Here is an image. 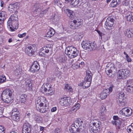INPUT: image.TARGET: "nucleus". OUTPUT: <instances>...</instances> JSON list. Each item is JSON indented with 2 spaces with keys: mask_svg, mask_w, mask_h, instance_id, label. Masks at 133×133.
<instances>
[{
  "mask_svg": "<svg viewBox=\"0 0 133 133\" xmlns=\"http://www.w3.org/2000/svg\"><path fill=\"white\" fill-rule=\"evenodd\" d=\"M35 48L33 45L30 44L27 45L25 48V53L29 56L34 54L35 52Z\"/></svg>",
  "mask_w": 133,
  "mask_h": 133,
  "instance_id": "7",
  "label": "nucleus"
},
{
  "mask_svg": "<svg viewBox=\"0 0 133 133\" xmlns=\"http://www.w3.org/2000/svg\"><path fill=\"white\" fill-rule=\"evenodd\" d=\"M121 1V0H113L110 4V6L113 8L115 7L120 3Z\"/></svg>",
  "mask_w": 133,
  "mask_h": 133,
  "instance_id": "29",
  "label": "nucleus"
},
{
  "mask_svg": "<svg viewBox=\"0 0 133 133\" xmlns=\"http://www.w3.org/2000/svg\"><path fill=\"white\" fill-rule=\"evenodd\" d=\"M49 104L45 98L42 96L37 98L36 101V108L38 111L44 113L48 110Z\"/></svg>",
  "mask_w": 133,
  "mask_h": 133,
  "instance_id": "1",
  "label": "nucleus"
},
{
  "mask_svg": "<svg viewBox=\"0 0 133 133\" xmlns=\"http://www.w3.org/2000/svg\"><path fill=\"white\" fill-rule=\"evenodd\" d=\"M117 68L113 63H109L106 67L105 71L107 74L109 76L113 77L117 71Z\"/></svg>",
  "mask_w": 133,
  "mask_h": 133,
  "instance_id": "2",
  "label": "nucleus"
},
{
  "mask_svg": "<svg viewBox=\"0 0 133 133\" xmlns=\"http://www.w3.org/2000/svg\"><path fill=\"white\" fill-rule=\"evenodd\" d=\"M129 4V1L124 0L123 2V4L125 6H128Z\"/></svg>",
  "mask_w": 133,
  "mask_h": 133,
  "instance_id": "49",
  "label": "nucleus"
},
{
  "mask_svg": "<svg viewBox=\"0 0 133 133\" xmlns=\"http://www.w3.org/2000/svg\"><path fill=\"white\" fill-rule=\"evenodd\" d=\"M6 17V13L4 11H2L0 13V24L3 22V20L5 19Z\"/></svg>",
  "mask_w": 133,
  "mask_h": 133,
  "instance_id": "25",
  "label": "nucleus"
},
{
  "mask_svg": "<svg viewBox=\"0 0 133 133\" xmlns=\"http://www.w3.org/2000/svg\"><path fill=\"white\" fill-rule=\"evenodd\" d=\"M125 57L128 62H130L131 61V60L129 57L128 55H127V56Z\"/></svg>",
  "mask_w": 133,
  "mask_h": 133,
  "instance_id": "56",
  "label": "nucleus"
},
{
  "mask_svg": "<svg viewBox=\"0 0 133 133\" xmlns=\"http://www.w3.org/2000/svg\"><path fill=\"white\" fill-rule=\"evenodd\" d=\"M17 111V112H19L17 108H15L12 110V112H15Z\"/></svg>",
  "mask_w": 133,
  "mask_h": 133,
  "instance_id": "61",
  "label": "nucleus"
},
{
  "mask_svg": "<svg viewBox=\"0 0 133 133\" xmlns=\"http://www.w3.org/2000/svg\"><path fill=\"white\" fill-rule=\"evenodd\" d=\"M42 118L40 116H36L35 118V120L38 122H40L42 120Z\"/></svg>",
  "mask_w": 133,
  "mask_h": 133,
  "instance_id": "47",
  "label": "nucleus"
},
{
  "mask_svg": "<svg viewBox=\"0 0 133 133\" xmlns=\"http://www.w3.org/2000/svg\"><path fill=\"white\" fill-rule=\"evenodd\" d=\"M19 114V112H12L11 115H18Z\"/></svg>",
  "mask_w": 133,
  "mask_h": 133,
  "instance_id": "60",
  "label": "nucleus"
},
{
  "mask_svg": "<svg viewBox=\"0 0 133 133\" xmlns=\"http://www.w3.org/2000/svg\"><path fill=\"white\" fill-rule=\"evenodd\" d=\"M79 0H71L70 1L71 5L74 6H76L79 3Z\"/></svg>",
  "mask_w": 133,
  "mask_h": 133,
  "instance_id": "41",
  "label": "nucleus"
},
{
  "mask_svg": "<svg viewBox=\"0 0 133 133\" xmlns=\"http://www.w3.org/2000/svg\"><path fill=\"white\" fill-rule=\"evenodd\" d=\"M22 70L20 68L16 69L15 70L14 73L15 75L18 77H20L22 74Z\"/></svg>",
  "mask_w": 133,
  "mask_h": 133,
  "instance_id": "38",
  "label": "nucleus"
},
{
  "mask_svg": "<svg viewBox=\"0 0 133 133\" xmlns=\"http://www.w3.org/2000/svg\"><path fill=\"white\" fill-rule=\"evenodd\" d=\"M25 90H31L32 88V84L29 79H28L25 81Z\"/></svg>",
  "mask_w": 133,
  "mask_h": 133,
  "instance_id": "22",
  "label": "nucleus"
},
{
  "mask_svg": "<svg viewBox=\"0 0 133 133\" xmlns=\"http://www.w3.org/2000/svg\"><path fill=\"white\" fill-rule=\"evenodd\" d=\"M26 33H24L22 34H18V36L20 38H23L26 36Z\"/></svg>",
  "mask_w": 133,
  "mask_h": 133,
  "instance_id": "53",
  "label": "nucleus"
},
{
  "mask_svg": "<svg viewBox=\"0 0 133 133\" xmlns=\"http://www.w3.org/2000/svg\"><path fill=\"white\" fill-rule=\"evenodd\" d=\"M131 82L130 80H128L127 82V91L129 92H131L133 91V86L131 85H129L130 84Z\"/></svg>",
  "mask_w": 133,
  "mask_h": 133,
  "instance_id": "33",
  "label": "nucleus"
},
{
  "mask_svg": "<svg viewBox=\"0 0 133 133\" xmlns=\"http://www.w3.org/2000/svg\"><path fill=\"white\" fill-rule=\"evenodd\" d=\"M119 113L121 115H124L126 116H129L131 114V112L130 110L127 108H124L122 109L119 111Z\"/></svg>",
  "mask_w": 133,
  "mask_h": 133,
  "instance_id": "13",
  "label": "nucleus"
},
{
  "mask_svg": "<svg viewBox=\"0 0 133 133\" xmlns=\"http://www.w3.org/2000/svg\"><path fill=\"white\" fill-rule=\"evenodd\" d=\"M75 126L74 124L71 125V128L69 129L70 132L73 133H79L80 132L82 131L79 128L77 127H76Z\"/></svg>",
  "mask_w": 133,
  "mask_h": 133,
  "instance_id": "16",
  "label": "nucleus"
},
{
  "mask_svg": "<svg viewBox=\"0 0 133 133\" xmlns=\"http://www.w3.org/2000/svg\"><path fill=\"white\" fill-rule=\"evenodd\" d=\"M13 91L12 90H9V102L12 103L14 101L13 99L14 98V95L13 93Z\"/></svg>",
  "mask_w": 133,
  "mask_h": 133,
  "instance_id": "30",
  "label": "nucleus"
},
{
  "mask_svg": "<svg viewBox=\"0 0 133 133\" xmlns=\"http://www.w3.org/2000/svg\"><path fill=\"white\" fill-rule=\"evenodd\" d=\"M39 65L38 62L36 61H35L33 63L29 70L31 72H35L39 70Z\"/></svg>",
  "mask_w": 133,
  "mask_h": 133,
  "instance_id": "11",
  "label": "nucleus"
},
{
  "mask_svg": "<svg viewBox=\"0 0 133 133\" xmlns=\"http://www.w3.org/2000/svg\"><path fill=\"white\" fill-rule=\"evenodd\" d=\"M76 36V37H78V38H77V39H79L81 38H82V36H81V35H80V34H78Z\"/></svg>",
  "mask_w": 133,
  "mask_h": 133,
  "instance_id": "63",
  "label": "nucleus"
},
{
  "mask_svg": "<svg viewBox=\"0 0 133 133\" xmlns=\"http://www.w3.org/2000/svg\"><path fill=\"white\" fill-rule=\"evenodd\" d=\"M55 33L54 30L52 28H51L47 34L46 36L50 37L52 36Z\"/></svg>",
  "mask_w": 133,
  "mask_h": 133,
  "instance_id": "37",
  "label": "nucleus"
},
{
  "mask_svg": "<svg viewBox=\"0 0 133 133\" xmlns=\"http://www.w3.org/2000/svg\"><path fill=\"white\" fill-rule=\"evenodd\" d=\"M114 22V20L113 19L110 18H108L105 23V28L108 29H111V27L112 26Z\"/></svg>",
  "mask_w": 133,
  "mask_h": 133,
  "instance_id": "12",
  "label": "nucleus"
},
{
  "mask_svg": "<svg viewBox=\"0 0 133 133\" xmlns=\"http://www.w3.org/2000/svg\"><path fill=\"white\" fill-rule=\"evenodd\" d=\"M76 107L75 106H74L72 108H71L70 109V111H73L74 112H75L77 111V110L76 109Z\"/></svg>",
  "mask_w": 133,
  "mask_h": 133,
  "instance_id": "57",
  "label": "nucleus"
},
{
  "mask_svg": "<svg viewBox=\"0 0 133 133\" xmlns=\"http://www.w3.org/2000/svg\"><path fill=\"white\" fill-rule=\"evenodd\" d=\"M132 13L130 12H129L128 14V15L126 16L127 21L131 23L133 22V16H132Z\"/></svg>",
  "mask_w": 133,
  "mask_h": 133,
  "instance_id": "34",
  "label": "nucleus"
},
{
  "mask_svg": "<svg viewBox=\"0 0 133 133\" xmlns=\"http://www.w3.org/2000/svg\"><path fill=\"white\" fill-rule=\"evenodd\" d=\"M11 119L16 121H18L19 120V116L18 115H11Z\"/></svg>",
  "mask_w": 133,
  "mask_h": 133,
  "instance_id": "40",
  "label": "nucleus"
},
{
  "mask_svg": "<svg viewBox=\"0 0 133 133\" xmlns=\"http://www.w3.org/2000/svg\"><path fill=\"white\" fill-rule=\"evenodd\" d=\"M71 102V99L70 97H64L59 99V103L62 106H68Z\"/></svg>",
  "mask_w": 133,
  "mask_h": 133,
  "instance_id": "9",
  "label": "nucleus"
},
{
  "mask_svg": "<svg viewBox=\"0 0 133 133\" xmlns=\"http://www.w3.org/2000/svg\"><path fill=\"white\" fill-rule=\"evenodd\" d=\"M74 124L79 128L81 129L83 131L84 130L85 124L83 121L81 119H76L74 121Z\"/></svg>",
  "mask_w": 133,
  "mask_h": 133,
  "instance_id": "10",
  "label": "nucleus"
},
{
  "mask_svg": "<svg viewBox=\"0 0 133 133\" xmlns=\"http://www.w3.org/2000/svg\"><path fill=\"white\" fill-rule=\"evenodd\" d=\"M105 108L104 107H102V109L100 110V115L101 116L102 118H104L105 117Z\"/></svg>",
  "mask_w": 133,
  "mask_h": 133,
  "instance_id": "36",
  "label": "nucleus"
},
{
  "mask_svg": "<svg viewBox=\"0 0 133 133\" xmlns=\"http://www.w3.org/2000/svg\"><path fill=\"white\" fill-rule=\"evenodd\" d=\"M67 59V58L64 55L60 56L57 58V61L61 63H65Z\"/></svg>",
  "mask_w": 133,
  "mask_h": 133,
  "instance_id": "20",
  "label": "nucleus"
},
{
  "mask_svg": "<svg viewBox=\"0 0 133 133\" xmlns=\"http://www.w3.org/2000/svg\"><path fill=\"white\" fill-rule=\"evenodd\" d=\"M13 5V6L14 9L15 8H16V9H17L18 8H19V4L17 3H15L14 4H12Z\"/></svg>",
  "mask_w": 133,
  "mask_h": 133,
  "instance_id": "51",
  "label": "nucleus"
},
{
  "mask_svg": "<svg viewBox=\"0 0 133 133\" xmlns=\"http://www.w3.org/2000/svg\"><path fill=\"white\" fill-rule=\"evenodd\" d=\"M6 79L5 76L4 75L0 76V83H2L4 82Z\"/></svg>",
  "mask_w": 133,
  "mask_h": 133,
  "instance_id": "44",
  "label": "nucleus"
},
{
  "mask_svg": "<svg viewBox=\"0 0 133 133\" xmlns=\"http://www.w3.org/2000/svg\"><path fill=\"white\" fill-rule=\"evenodd\" d=\"M61 131V130L58 128H56L55 130V133H59Z\"/></svg>",
  "mask_w": 133,
  "mask_h": 133,
  "instance_id": "58",
  "label": "nucleus"
},
{
  "mask_svg": "<svg viewBox=\"0 0 133 133\" xmlns=\"http://www.w3.org/2000/svg\"><path fill=\"white\" fill-rule=\"evenodd\" d=\"M51 49V46L49 45H46V46L43 47L41 49V51H42V52H45V53H48L49 52L50 50Z\"/></svg>",
  "mask_w": 133,
  "mask_h": 133,
  "instance_id": "32",
  "label": "nucleus"
},
{
  "mask_svg": "<svg viewBox=\"0 0 133 133\" xmlns=\"http://www.w3.org/2000/svg\"><path fill=\"white\" fill-rule=\"evenodd\" d=\"M125 36L129 38L133 37V30L132 29H127L124 31Z\"/></svg>",
  "mask_w": 133,
  "mask_h": 133,
  "instance_id": "19",
  "label": "nucleus"
},
{
  "mask_svg": "<svg viewBox=\"0 0 133 133\" xmlns=\"http://www.w3.org/2000/svg\"><path fill=\"white\" fill-rule=\"evenodd\" d=\"M64 11L67 14L68 16H69L71 19H72L74 17V14L72 11L66 9L64 10Z\"/></svg>",
  "mask_w": 133,
  "mask_h": 133,
  "instance_id": "21",
  "label": "nucleus"
},
{
  "mask_svg": "<svg viewBox=\"0 0 133 133\" xmlns=\"http://www.w3.org/2000/svg\"><path fill=\"white\" fill-rule=\"evenodd\" d=\"M43 7V5L42 3H36L35 4L33 8L34 13L39 12Z\"/></svg>",
  "mask_w": 133,
  "mask_h": 133,
  "instance_id": "15",
  "label": "nucleus"
},
{
  "mask_svg": "<svg viewBox=\"0 0 133 133\" xmlns=\"http://www.w3.org/2000/svg\"><path fill=\"white\" fill-rule=\"evenodd\" d=\"M91 83L90 82L85 80V81L81 83L79 85L83 87L84 88H88L90 86Z\"/></svg>",
  "mask_w": 133,
  "mask_h": 133,
  "instance_id": "31",
  "label": "nucleus"
},
{
  "mask_svg": "<svg viewBox=\"0 0 133 133\" xmlns=\"http://www.w3.org/2000/svg\"><path fill=\"white\" fill-rule=\"evenodd\" d=\"M123 101H120V102L117 101L118 104L120 106L123 107L125 105V103Z\"/></svg>",
  "mask_w": 133,
  "mask_h": 133,
  "instance_id": "48",
  "label": "nucleus"
},
{
  "mask_svg": "<svg viewBox=\"0 0 133 133\" xmlns=\"http://www.w3.org/2000/svg\"><path fill=\"white\" fill-rule=\"evenodd\" d=\"M4 132V130L3 127L2 126H0V133H3Z\"/></svg>",
  "mask_w": 133,
  "mask_h": 133,
  "instance_id": "52",
  "label": "nucleus"
},
{
  "mask_svg": "<svg viewBox=\"0 0 133 133\" xmlns=\"http://www.w3.org/2000/svg\"><path fill=\"white\" fill-rule=\"evenodd\" d=\"M127 130L129 133H133V127L129 126L128 127Z\"/></svg>",
  "mask_w": 133,
  "mask_h": 133,
  "instance_id": "46",
  "label": "nucleus"
},
{
  "mask_svg": "<svg viewBox=\"0 0 133 133\" xmlns=\"http://www.w3.org/2000/svg\"><path fill=\"white\" fill-rule=\"evenodd\" d=\"M86 72V76L85 80L86 81H88L91 82L92 74L89 70H87Z\"/></svg>",
  "mask_w": 133,
  "mask_h": 133,
  "instance_id": "23",
  "label": "nucleus"
},
{
  "mask_svg": "<svg viewBox=\"0 0 133 133\" xmlns=\"http://www.w3.org/2000/svg\"><path fill=\"white\" fill-rule=\"evenodd\" d=\"M4 99H2L3 101L5 102L8 103V99L7 98H3Z\"/></svg>",
  "mask_w": 133,
  "mask_h": 133,
  "instance_id": "62",
  "label": "nucleus"
},
{
  "mask_svg": "<svg viewBox=\"0 0 133 133\" xmlns=\"http://www.w3.org/2000/svg\"><path fill=\"white\" fill-rule=\"evenodd\" d=\"M17 19V16L16 14L11 15L9 18V26L11 31H15L18 28L17 26L15 24V21Z\"/></svg>",
  "mask_w": 133,
  "mask_h": 133,
  "instance_id": "3",
  "label": "nucleus"
},
{
  "mask_svg": "<svg viewBox=\"0 0 133 133\" xmlns=\"http://www.w3.org/2000/svg\"><path fill=\"white\" fill-rule=\"evenodd\" d=\"M72 51L70 55H69V57L70 58H74L76 57L78 54V51L75 47Z\"/></svg>",
  "mask_w": 133,
  "mask_h": 133,
  "instance_id": "18",
  "label": "nucleus"
},
{
  "mask_svg": "<svg viewBox=\"0 0 133 133\" xmlns=\"http://www.w3.org/2000/svg\"><path fill=\"white\" fill-rule=\"evenodd\" d=\"M57 109V108L56 107H54L52 108L51 109V111L52 112H54Z\"/></svg>",
  "mask_w": 133,
  "mask_h": 133,
  "instance_id": "64",
  "label": "nucleus"
},
{
  "mask_svg": "<svg viewBox=\"0 0 133 133\" xmlns=\"http://www.w3.org/2000/svg\"><path fill=\"white\" fill-rule=\"evenodd\" d=\"M82 48L84 49H90L93 50L95 49L96 47V45L94 43L88 41H83L81 43Z\"/></svg>",
  "mask_w": 133,
  "mask_h": 133,
  "instance_id": "6",
  "label": "nucleus"
},
{
  "mask_svg": "<svg viewBox=\"0 0 133 133\" xmlns=\"http://www.w3.org/2000/svg\"><path fill=\"white\" fill-rule=\"evenodd\" d=\"M9 11H10V13H12L14 11V8L12 4H10L9 5Z\"/></svg>",
  "mask_w": 133,
  "mask_h": 133,
  "instance_id": "45",
  "label": "nucleus"
},
{
  "mask_svg": "<svg viewBox=\"0 0 133 133\" xmlns=\"http://www.w3.org/2000/svg\"><path fill=\"white\" fill-rule=\"evenodd\" d=\"M31 126L28 123H24L23 127L22 133H30Z\"/></svg>",
  "mask_w": 133,
  "mask_h": 133,
  "instance_id": "14",
  "label": "nucleus"
},
{
  "mask_svg": "<svg viewBox=\"0 0 133 133\" xmlns=\"http://www.w3.org/2000/svg\"><path fill=\"white\" fill-rule=\"evenodd\" d=\"M43 90L44 91L46 92V95L48 96H51L54 93L53 91L52 90L51 88V87H49V89H48V88H44Z\"/></svg>",
  "mask_w": 133,
  "mask_h": 133,
  "instance_id": "27",
  "label": "nucleus"
},
{
  "mask_svg": "<svg viewBox=\"0 0 133 133\" xmlns=\"http://www.w3.org/2000/svg\"><path fill=\"white\" fill-rule=\"evenodd\" d=\"M119 76L118 78L120 79L124 78V77H128L130 74V71L127 69H122L119 70L118 71Z\"/></svg>",
  "mask_w": 133,
  "mask_h": 133,
  "instance_id": "8",
  "label": "nucleus"
},
{
  "mask_svg": "<svg viewBox=\"0 0 133 133\" xmlns=\"http://www.w3.org/2000/svg\"><path fill=\"white\" fill-rule=\"evenodd\" d=\"M114 87V86L113 85H111L110 86L109 88V92H111L112 90V88Z\"/></svg>",
  "mask_w": 133,
  "mask_h": 133,
  "instance_id": "55",
  "label": "nucleus"
},
{
  "mask_svg": "<svg viewBox=\"0 0 133 133\" xmlns=\"http://www.w3.org/2000/svg\"><path fill=\"white\" fill-rule=\"evenodd\" d=\"M82 21L79 18L75 19L73 21L69 22V24L70 28L74 29L80 27L83 24Z\"/></svg>",
  "mask_w": 133,
  "mask_h": 133,
  "instance_id": "4",
  "label": "nucleus"
},
{
  "mask_svg": "<svg viewBox=\"0 0 133 133\" xmlns=\"http://www.w3.org/2000/svg\"><path fill=\"white\" fill-rule=\"evenodd\" d=\"M79 63L76 62L75 63L72 64V67L74 69H76L79 67Z\"/></svg>",
  "mask_w": 133,
  "mask_h": 133,
  "instance_id": "42",
  "label": "nucleus"
},
{
  "mask_svg": "<svg viewBox=\"0 0 133 133\" xmlns=\"http://www.w3.org/2000/svg\"><path fill=\"white\" fill-rule=\"evenodd\" d=\"M125 95L124 92H120L117 95V101L118 102L123 101Z\"/></svg>",
  "mask_w": 133,
  "mask_h": 133,
  "instance_id": "24",
  "label": "nucleus"
},
{
  "mask_svg": "<svg viewBox=\"0 0 133 133\" xmlns=\"http://www.w3.org/2000/svg\"><path fill=\"white\" fill-rule=\"evenodd\" d=\"M26 96L25 94L21 95L20 97V101L21 103H24L26 101Z\"/></svg>",
  "mask_w": 133,
  "mask_h": 133,
  "instance_id": "39",
  "label": "nucleus"
},
{
  "mask_svg": "<svg viewBox=\"0 0 133 133\" xmlns=\"http://www.w3.org/2000/svg\"><path fill=\"white\" fill-rule=\"evenodd\" d=\"M53 18L54 20H55L56 21H57L59 20V17L56 14H54L53 16Z\"/></svg>",
  "mask_w": 133,
  "mask_h": 133,
  "instance_id": "50",
  "label": "nucleus"
},
{
  "mask_svg": "<svg viewBox=\"0 0 133 133\" xmlns=\"http://www.w3.org/2000/svg\"><path fill=\"white\" fill-rule=\"evenodd\" d=\"M74 106L76 107V110L78 109L80 107L79 104V103H77Z\"/></svg>",
  "mask_w": 133,
  "mask_h": 133,
  "instance_id": "59",
  "label": "nucleus"
},
{
  "mask_svg": "<svg viewBox=\"0 0 133 133\" xmlns=\"http://www.w3.org/2000/svg\"><path fill=\"white\" fill-rule=\"evenodd\" d=\"M113 118L115 120L113 122V124H115L116 127L119 128L121 123V121L119 120L120 118L117 116H114Z\"/></svg>",
  "mask_w": 133,
  "mask_h": 133,
  "instance_id": "17",
  "label": "nucleus"
},
{
  "mask_svg": "<svg viewBox=\"0 0 133 133\" xmlns=\"http://www.w3.org/2000/svg\"><path fill=\"white\" fill-rule=\"evenodd\" d=\"M8 92V89H6L4 90L2 92V99H4L3 98H5L4 97L6 94Z\"/></svg>",
  "mask_w": 133,
  "mask_h": 133,
  "instance_id": "43",
  "label": "nucleus"
},
{
  "mask_svg": "<svg viewBox=\"0 0 133 133\" xmlns=\"http://www.w3.org/2000/svg\"><path fill=\"white\" fill-rule=\"evenodd\" d=\"M64 90L68 92L72 93L73 89L70 84H65V85Z\"/></svg>",
  "mask_w": 133,
  "mask_h": 133,
  "instance_id": "35",
  "label": "nucleus"
},
{
  "mask_svg": "<svg viewBox=\"0 0 133 133\" xmlns=\"http://www.w3.org/2000/svg\"><path fill=\"white\" fill-rule=\"evenodd\" d=\"M101 123L100 121H97L93 123L92 125L90 126L89 129L91 133H97L99 132L101 127Z\"/></svg>",
  "mask_w": 133,
  "mask_h": 133,
  "instance_id": "5",
  "label": "nucleus"
},
{
  "mask_svg": "<svg viewBox=\"0 0 133 133\" xmlns=\"http://www.w3.org/2000/svg\"><path fill=\"white\" fill-rule=\"evenodd\" d=\"M74 47L72 46H69L68 47H66L65 50V54L67 55L68 57L69 55H70Z\"/></svg>",
  "mask_w": 133,
  "mask_h": 133,
  "instance_id": "28",
  "label": "nucleus"
},
{
  "mask_svg": "<svg viewBox=\"0 0 133 133\" xmlns=\"http://www.w3.org/2000/svg\"><path fill=\"white\" fill-rule=\"evenodd\" d=\"M108 94V90L107 89H104L100 94L99 97L102 99H105L106 98Z\"/></svg>",
  "mask_w": 133,
  "mask_h": 133,
  "instance_id": "26",
  "label": "nucleus"
},
{
  "mask_svg": "<svg viewBox=\"0 0 133 133\" xmlns=\"http://www.w3.org/2000/svg\"><path fill=\"white\" fill-rule=\"evenodd\" d=\"M79 68H82L83 67L84 65V63L83 62H82L81 63H79Z\"/></svg>",
  "mask_w": 133,
  "mask_h": 133,
  "instance_id": "54",
  "label": "nucleus"
}]
</instances>
